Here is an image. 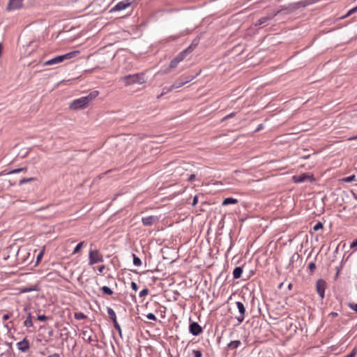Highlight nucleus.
I'll return each mask as SVG.
<instances>
[{
    "mask_svg": "<svg viewBox=\"0 0 357 357\" xmlns=\"http://www.w3.org/2000/svg\"><path fill=\"white\" fill-rule=\"evenodd\" d=\"M306 5H307V3L303 1L290 3L287 8L277 10L272 13H269L267 15L261 17L260 19H259L257 20V22L255 23V25L264 26L266 23H267L269 20L273 19L279 13H283L284 14H289L300 8L305 7Z\"/></svg>",
    "mask_w": 357,
    "mask_h": 357,
    "instance_id": "1",
    "label": "nucleus"
},
{
    "mask_svg": "<svg viewBox=\"0 0 357 357\" xmlns=\"http://www.w3.org/2000/svg\"><path fill=\"white\" fill-rule=\"evenodd\" d=\"M98 94L99 92L98 91H93L86 96L75 99L70 103V108L75 110L84 109Z\"/></svg>",
    "mask_w": 357,
    "mask_h": 357,
    "instance_id": "2",
    "label": "nucleus"
},
{
    "mask_svg": "<svg viewBox=\"0 0 357 357\" xmlns=\"http://www.w3.org/2000/svg\"><path fill=\"white\" fill-rule=\"evenodd\" d=\"M121 80L126 85H130L134 84H143L145 82L144 74H133L128 75L123 77Z\"/></svg>",
    "mask_w": 357,
    "mask_h": 357,
    "instance_id": "3",
    "label": "nucleus"
},
{
    "mask_svg": "<svg viewBox=\"0 0 357 357\" xmlns=\"http://www.w3.org/2000/svg\"><path fill=\"white\" fill-rule=\"evenodd\" d=\"M77 53H78V52L75 51V52H71L67 53L66 54L55 56L54 58L45 61L43 63V66H52V65H55V64L61 63L66 59H72Z\"/></svg>",
    "mask_w": 357,
    "mask_h": 357,
    "instance_id": "4",
    "label": "nucleus"
},
{
    "mask_svg": "<svg viewBox=\"0 0 357 357\" xmlns=\"http://www.w3.org/2000/svg\"><path fill=\"white\" fill-rule=\"evenodd\" d=\"M89 264L93 265L95 264L102 262L103 257L97 250H91L89 253Z\"/></svg>",
    "mask_w": 357,
    "mask_h": 357,
    "instance_id": "5",
    "label": "nucleus"
},
{
    "mask_svg": "<svg viewBox=\"0 0 357 357\" xmlns=\"http://www.w3.org/2000/svg\"><path fill=\"white\" fill-rule=\"evenodd\" d=\"M194 77L190 76L188 77H181L177 79L169 88H168L167 91H171L174 89H178L183 86L184 84L190 82L193 79Z\"/></svg>",
    "mask_w": 357,
    "mask_h": 357,
    "instance_id": "6",
    "label": "nucleus"
},
{
    "mask_svg": "<svg viewBox=\"0 0 357 357\" xmlns=\"http://www.w3.org/2000/svg\"><path fill=\"white\" fill-rule=\"evenodd\" d=\"M326 287V282L323 279H319L316 283V290L319 296L324 298L325 296V289Z\"/></svg>",
    "mask_w": 357,
    "mask_h": 357,
    "instance_id": "7",
    "label": "nucleus"
},
{
    "mask_svg": "<svg viewBox=\"0 0 357 357\" xmlns=\"http://www.w3.org/2000/svg\"><path fill=\"white\" fill-rule=\"evenodd\" d=\"M236 307L239 312V315L236 317L238 323H242L245 319V307L242 302L238 301L236 303Z\"/></svg>",
    "mask_w": 357,
    "mask_h": 357,
    "instance_id": "8",
    "label": "nucleus"
},
{
    "mask_svg": "<svg viewBox=\"0 0 357 357\" xmlns=\"http://www.w3.org/2000/svg\"><path fill=\"white\" fill-rule=\"evenodd\" d=\"M307 180H309L310 181H313L314 179L313 178L312 175H310L308 174H301L298 176H293V181L297 183H303Z\"/></svg>",
    "mask_w": 357,
    "mask_h": 357,
    "instance_id": "9",
    "label": "nucleus"
},
{
    "mask_svg": "<svg viewBox=\"0 0 357 357\" xmlns=\"http://www.w3.org/2000/svg\"><path fill=\"white\" fill-rule=\"evenodd\" d=\"M159 221V218L156 215H149L143 217L142 222L144 226H152Z\"/></svg>",
    "mask_w": 357,
    "mask_h": 357,
    "instance_id": "10",
    "label": "nucleus"
},
{
    "mask_svg": "<svg viewBox=\"0 0 357 357\" xmlns=\"http://www.w3.org/2000/svg\"><path fill=\"white\" fill-rule=\"evenodd\" d=\"M189 331L192 335L197 336L202 333L203 329L198 323L192 322L189 326Z\"/></svg>",
    "mask_w": 357,
    "mask_h": 357,
    "instance_id": "11",
    "label": "nucleus"
},
{
    "mask_svg": "<svg viewBox=\"0 0 357 357\" xmlns=\"http://www.w3.org/2000/svg\"><path fill=\"white\" fill-rule=\"evenodd\" d=\"M131 3L132 1H130V0H124L120 1L114 8H112L111 12L124 10L128 6H130Z\"/></svg>",
    "mask_w": 357,
    "mask_h": 357,
    "instance_id": "12",
    "label": "nucleus"
},
{
    "mask_svg": "<svg viewBox=\"0 0 357 357\" xmlns=\"http://www.w3.org/2000/svg\"><path fill=\"white\" fill-rule=\"evenodd\" d=\"M24 0H10L7 6V10H15L22 8Z\"/></svg>",
    "mask_w": 357,
    "mask_h": 357,
    "instance_id": "13",
    "label": "nucleus"
},
{
    "mask_svg": "<svg viewBox=\"0 0 357 357\" xmlns=\"http://www.w3.org/2000/svg\"><path fill=\"white\" fill-rule=\"evenodd\" d=\"M17 345L18 349L22 352H26L30 348V343L26 337H24L22 341L19 342Z\"/></svg>",
    "mask_w": 357,
    "mask_h": 357,
    "instance_id": "14",
    "label": "nucleus"
},
{
    "mask_svg": "<svg viewBox=\"0 0 357 357\" xmlns=\"http://www.w3.org/2000/svg\"><path fill=\"white\" fill-rule=\"evenodd\" d=\"M91 333L92 331H83L82 332V338L84 340H87L88 342H91L92 341H93V340L92 339Z\"/></svg>",
    "mask_w": 357,
    "mask_h": 357,
    "instance_id": "15",
    "label": "nucleus"
},
{
    "mask_svg": "<svg viewBox=\"0 0 357 357\" xmlns=\"http://www.w3.org/2000/svg\"><path fill=\"white\" fill-rule=\"evenodd\" d=\"M243 273V268L241 266H237L234 269L233 277L234 279H238L241 277Z\"/></svg>",
    "mask_w": 357,
    "mask_h": 357,
    "instance_id": "16",
    "label": "nucleus"
},
{
    "mask_svg": "<svg viewBox=\"0 0 357 357\" xmlns=\"http://www.w3.org/2000/svg\"><path fill=\"white\" fill-rule=\"evenodd\" d=\"M24 326L27 328L31 327L33 326L32 317L31 312L27 313V317L26 320L24 321Z\"/></svg>",
    "mask_w": 357,
    "mask_h": 357,
    "instance_id": "17",
    "label": "nucleus"
},
{
    "mask_svg": "<svg viewBox=\"0 0 357 357\" xmlns=\"http://www.w3.org/2000/svg\"><path fill=\"white\" fill-rule=\"evenodd\" d=\"M238 202V200L236 199L232 198V197H227L225 198L222 202V205L226 206L229 204H234Z\"/></svg>",
    "mask_w": 357,
    "mask_h": 357,
    "instance_id": "18",
    "label": "nucleus"
},
{
    "mask_svg": "<svg viewBox=\"0 0 357 357\" xmlns=\"http://www.w3.org/2000/svg\"><path fill=\"white\" fill-rule=\"evenodd\" d=\"M241 341L234 340V341L230 342L228 344L227 347L229 349H234L238 348L241 345Z\"/></svg>",
    "mask_w": 357,
    "mask_h": 357,
    "instance_id": "19",
    "label": "nucleus"
},
{
    "mask_svg": "<svg viewBox=\"0 0 357 357\" xmlns=\"http://www.w3.org/2000/svg\"><path fill=\"white\" fill-rule=\"evenodd\" d=\"M38 290H39V289L38 288L37 285H35L31 287L22 288L20 289V293H27V292H30V291H38Z\"/></svg>",
    "mask_w": 357,
    "mask_h": 357,
    "instance_id": "20",
    "label": "nucleus"
},
{
    "mask_svg": "<svg viewBox=\"0 0 357 357\" xmlns=\"http://www.w3.org/2000/svg\"><path fill=\"white\" fill-rule=\"evenodd\" d=\"M188 52V50H183V52H181L180 54H178L174 59L177 61V63H180L181 61H182L184 58H185V56L186 54Z\"/></svg>",
    "mask_w": 357,
    "mask_h": 357,
    "instance_id": "21",
    "label": "nucleus"
},
{
    "mask_svg": "<svg viewBox=\"0 0 357 357\" xmlns=\"http://www.w3.org/2000/svg\"><path fill=\"white\" fill-rule=\"evenodd\" d=\"M188 52V50H183V52H181L180 54H178L174 59L177 61V63H180L181 61H182L184 58H185V56L186 54Z\"/></svg>",
    "mask_w": 357,
    "mask_h": 357,
    "instance_id": "22",
    "label": "nucleus"
},
{
    "mask_svg": "<svg viewBox=\"0 0 357 357\" xmlns=\"http://www.w3.org/2000/svg\"><path fill=\"white\" fill-rule=\"evenodd\" d=\"M178 64V63H177V61L175 59H172L170 62L169 68L165 70V73H168L171 69L175 68Z\"/></svg>",
    "mask_w": 357,
    "mask_h": 357,
    "instance_id": "23",
    "label": "nucleus"
},
{
    "mask_svg": "<svg viewBox=\"0 0 357 357\" xmlns=\"http://www.w3.org/2000/svg\"><path fill=\"white\" fill-rule=\"evenodd\" d=\"M107 313L112 321L116 320V313L111 307H107Z\"/></svg>",
    "mask_w": 357,
    "mask_h": 357,
    "instance_id": "24",
    "label": "nucleus"
},
{
    "mask_svg": "<svg viewBox=\"0 0 357 357\" xmlns=\"http://www.w3.org/2000/svg\"><path fill=\"white\" fill-rule=\"evenodd\" d=\"M101 290L104 294H107V295L113 294V291L109 287H108L107 286H103L102 287H101Z\"/></svg>",
    "mask_w": 357,
    "mask_h": 357,
    "instance_id": "25",
    "label": "nucleus"
},
{
    "mask_svg": "<svg viewBox=\"0 0 357 357\" xmlns=\"http://www.w3.org/2000/svg\"><path fill=\"white\" fill-rule=\"evenodd\" d=\"M36 180V178L35 177H30V178H22L20 181L19 182V184L20 185H22L24 183H28V182H31V181H34Z\"/></svg>",
    "mask_w": 357,
    "mask_h": 357,
    "instance_id": "26",
    "label": "nucleus"
},
{
    "mask_svg": "<svg viewBox=\"0 0 357 357\" xmlns=\"http://www.w3.org/2000/svg\"><path fill=\"white\" fill-rule=\"evenodd\" d=\"M84 241H82V242L79 243L76 245V247L75 248V249H74V250L73 252V254L78 253L80 251V250L82 248V246L84 245Z\"/></svg>",
    "mask_w": 357,
    "mask_h": 357,
    "instance_id": "27",
    "label": "nucleus"
},
{
    "mask_svg": "<svg viewBox=\"0 0 357 357\" xmlns=\"http://www.w3.org/2000/svg\"><path fill=\"white\" fill-rule=\"evenodd\" d=\"M132 257H133V264H134V265H135L137 266H141V264H142L141 259L138 257H137L135 254H132Z\"/></svg>",
    "mask_w": 357,
    "mask_h": 357,
    "instance_id": "28",
    "label": "nucleus"
},
{
    "mask_svg": "<svg viewBox=\"0 0 357 357\" xmlns=\"http://www.w3.org/2000/svg\"><path fill=\"white\" fill-rule=\"evenodd\" d=\"M75 318L77 320H81L86 318V316L82 312H77L75 314Z\"/></svg>",
    "mask_w": 357,
    "mask_h": 357,
    "instance_id": "29",
    "label": "nucleus"
},
{
    "mask_svg": "<svg viewBox=\"0 0 357 357\" xmlns=\"http://www.w3.org/2000/svg\"><path fill=\"white\" fill-rule=\"evenodd\" d=\"M355 179H356V176L354 174V175H351L350 176L344 178L342 179V181L346 182V183H350V182H352V181H355Z\"/></svg>",
    "mask_w": 357,
    "mask_h": 357,
    "instance_id": "30",
    "label": "nucleus"
},
{
    "mask_svg": "<svg viewBox=\"0 0 357 357\" xmlns=\"http://www.w3.org/2000/svg\"><path fill=\"white\" fill-rule=\"evenodd\" d=\"M347 305L350 309L357 312V303H355L354 302H349L347 303Z\"/></svg>",
    "mask_w": 357,
    "mask_h": 357,
    "instance_id": "31",
    "label": "nucleus"
},
{
    "mask_svg": "<svg viewBox=\"0 0 357 357\" xmlns=\"http://www.w3.org/2000/svg\"><path fill=\"white\" fill-rule=\"evenodd\" d=\"M323 224L321 222H318L316 223V225L313 227V230L314 231H317L319 229L323 228Z\"/></svg>",
    "mask_w": 357,
    "mask_h": 357,
    "instance_id": "32",
    "label": "nucleus"
},
{
    "mask_svg": "<svg viewBox=\"0 0 357 357\" xmlns=\"http://www.w3.org/2000/svg\"><path fill=\"white\" fill-rule=\"evenodd\" d=\"M24 171H26V167H21V168L15 169L13 170H11L9 172V174H17V173H19V172H24Z\"/></svg>",
    "mask_w": 357,
    "mask_h": 357,
    "instance_id": "33",
    "label": "nucleus"
},
{
    "mask_svg": "<svg viewBox=\"0 0 357 357\" xmlns=\"http://www.w3.org/2000/svg\"><path fill=\"white\" fill-rule=\"evenodd\" d=\"M149 294V289L145 288L144 289H142L140 292H139V297H144L145 296H146L147 294Z\"/></svg>",
    "mask_w": 357,
    "mask_h": 357,
    "instance_id": "34",
    "label": "nucleus"
},
{
    "mask_svg": "<svg viewBox=\"0 0 357 357\" xmlns=\"http://www.w3.org/2000/svg\"><path fill=\"white\" fill-rule=\"evenodd\" d=\"M192 354L194 357H202V353L200 350H193Z\"/></svg>",
    "mask_w": 357,
    "mask_h": 357,
    "instance_id": "35",
    "label": "nucleus"
},
{
    "mask_svg": "<svg viewBox=\"0 0 357 357\" xmlns=\"http://www.w3.org/2000/svg\"><path fill=\"white\" fill-rule=\"evenodd\" d=\"M308 268L310 269V272L312 273L314 269L316 268V265L314 262H310L308 265Z\"/></svg>",
    "mask_w": 357,
    "mask_h": 357,
    "instance_id": "36",
    "label": "nucleus"
},
{
    "mask_svg": "<svg viewBox=\"0 0 357 357\" xmlns=\"http://www.w3.org/2000/svg\"><path fill=\"white\" fill-rule=\"evenodd\" d=\"M356 353H357V349L356 348H354L350 354H349L348 355L345 356L344 357H355V356L356 355Z\"/></svg>",
    "mask_w": 357,
    "mask_h": 357,
    "instance_id": "37",
    "label": "nucleus"
},
{
    "mask_svg": "<svg viewBox=\"0 0 357 357\" xmlns=\"http://www.w3.org/2000/svg\"><path fill=\"white\" fill-rule=\"evenodd\" d=\"M146 317L149 320H152V321H155L156 320V317L155 316L154 314L153 313H149L147 315H146Z\"/></svg>",
    "mask_w": 357,
    "mask_h": 357,
    "instance_id": "38",
    "label": "nucleus"
},
{
    "mask_svg": "<svg viewBox=\"0 0 357 357\" xmlns=\"http://www.w3.org/2000/svg\"><path fill=\"white\" fill-rule=\"evenodd\" d=\"M37 319L39 321H45L48 319V317L44 314L38 315Z\"/></svg>",
    "mask_w": 357,
    "mask_h": 357,
    "instance_id": "39",
    "label": "nucleus"
},
{
    "mask_svg": "<svg viewBox=\"0 0 357 357\" xmlns=\"http://www.w3.org/2000/svg\"><path fill=\"white\" fill-rule=\"evenodd\" d=\"M356 11H357V6L355 8H354L351 9L350 10H349L348 13H347V15L344 17L349 16L350 15H351L352 13H355Z\"/></svg>",
    "mask_w": 357,
    "mask_h": 357,
    "instance_id": "40",
    "label": "nucleus"
},
{
    "mask_svg": "<svg viewBox=\"0 0 357 357\" xmlns=\"http://www.w3.org/2000/svg\"><path fill=\"white\" fill-rule=\"evenodd\" d=\"M13 315V313L12 312H8L6 314H4L2 317L3 320V321H6L8 320V319H10V317Z\"/></svg>",
    "mask_w": 357,
    "mask_h": 357,
    "instance_id": "41",
    "label": "nucleus"
},
{
    "mask_svg": "<svg viewBox=\"0 0 357 357\" xmlns=\"http://www.w3.org/2000/svg\"><path fill=\"white\" fill-rule=\"evenodd\" d=\"M131 288L134 290V291H137L138 290V285L137 284L136 282H131Z\"/></svg>",
    "mask_w": 357,
    "mask_h": 357,
    "instance_id": "42",
    "label": "nucleus"
},
{
    "mask_svg": "<svg viewBox=\"0 0 357 357\" xmlns=\"http://www.w3.org/2000/svg\"><path fill=\"white\" fill-rule=\"evenodd\" d=\"M236 115V113L234 112H232L228 115H227L226 116H225L223 119H222V121H225L226 119H228L229 118H231V117H234V116Z\"/></svg>",
    "mask_w": 357,
    "mask_h": 357,
    "instance_id": "43",
    "label": "nucleus"
},
{
    "mask_svg": "<svg viewBox=\"0 0 357 357\" xmlns=\"http://www.w3.org/2000/svg\"><path fill=\"white\" fill-rule=\"evenodd\" d=\"M195 178H196L195 174H190V176L188 177V181H189V182H192V181H195Z\"/></svg>",
    "mask_w": 357,
    "mask_h": 357,
    "instance_id": "44",
    "label": "nucleus"
},
{
    "mask_svg": "<svg viewBox=\"0 0 357 357\" xmlns=\"http://www.w3.org/2000/svg\"><path fill=\"white\" fill-rule=\"evenodd\" d=\"M30 310H31V306H30V305H26L24 306V309H23V310H24L25 312H28V313H29V312H29V311H30Z\"/></svg>",
    "mask_w": 357,
    "mask_h": 357,
    "instance_id": "45",
    "label": "nucleus"
},
{
    "mask_svg": "<svg viewBox=\"0 0 357 357\" xmlns=\"http://www.w3.org/2000/svg\"><path fill=\"white\" fill-rule=\"evenodd\" d=\"M167 89H168V88H166V87L162 89V92L161 93V94L160 96H158V98H160V97L162 96L163 95L166 94L167 93H168L169 91H167Z\"/></svg>",
    "mask_w": 357,
    "mask_h": 357,
    "instance_id": "46",
    "label": "nucleus"
},
{
    "mask_svg": "<svg viewBox=\"0 0 357 357\" xmlns=\"http://www.w3.org/2000/svg\"><path fill=\"white\" fill-rule=\"evenodd\" d=\"M198 202V197L197 196H195L194 198H193V201H192V206H195L197 204Z\"/></svg>",
    "mask_w": 357,
    "mask_h": 357,
    "instance_id": "47",
    "label": "nucleus"
},
{
    "mask_svg": "<svg viewBox=\"0 0 357 357\" xmlns=\"http://www.w3.org/2000/svg\"><path fill=\"white\" fill-rule=\"evenodd\" d=\"M356 246H357V239H356V240H355V241H354L351 243V245H350V248H355Z\"/></svg>",
    "mask_w": 357,
    "mask_h": 357,
    "instance_id": "48",
    "label": "nucleus"
},
{
    "mask_svg": "<svg viewBox=\"0 0 357 357\" xmlns=\"http://www.w3.org/2000/svg\"><path fill=\"white\" fill-rule=\"evenodd\" d=\"M338 315L337 312H331L329 314H328V317H335Z\"/></svg>",
    "mask_w": 357,
    "mask_h": 357,
    "instance_id": "49",
    "label": "nucleus"
},
{
    "mask_svg": "<svg viewBox=\"0 0 357 357\" xmlns=\"http://www.w3.org/2000/svg\"><path fill=\"white\" fill-rule=\"evenodd\" d=\"M114 328L119 331L120 335H121V328L120 325L116 326Z\"/></svg>",
    "mask_w": 357,
    "mask_h": 357,
    "instance_id": "50",
    "label": "nucleus"
},
{
    "mask_svg": "<svg viewBox=\"0 0 357 357\" xmlns=\"http://www.w3.org/2000/svg\"><path fill=\"white\" fill-rule=\"evenodd\" d=\"M105 268V266H101L98 267V271L100 273H102V271H104Z\"/></svg>",
    "mask_w": 357,
    "mask_h": 357,
    "instance_id": "51",
    "label": "nucleus"
},
{
    "mask_svg": "<svg viewBox=\"0 0 357 357\" xmlns=\"http://www.w3.org/2000/svg\"><path fill=\"white\" fill-rule=\"evenodd\" d=\"M47 357H60V356H59V354L55 353V354L48 356Z\"/></svg>",
    "mask_w": 357,
    "mask_h": 357,
    "instance_id": "52",
    "label": "nucleus"
},
{
    "mask_svg": "<svg viewBox=\"0 0 357 357\" xmlns=\"http://www.w3.org/2000/svg\"><path fill=\"white\" fill-rule=\"evenodd\" d=\"M1 53H2V45L0 43V57L1 56Z\"/></svg>",
    "mask_w": 357,
    "mask_h": 357,
    "instance_id": "53",
    "label": "nucleus"
},
{
    "mask_svg": "<svg viewBox=\"0 0 357 357\" xmlns=\"http://www.w3.org/2000/svg\"><path fill=\"white\" fill-rule=\"evenodd\" d=\"M349 140H354V139H357V135L356 136H354V137H351L349 139Z\"/></svg>",
    "mask_w": 357,
    "mask_h": 357,
    "instance_id": "54",
    "label": "nucleus"
},
{
    "mask_svg": "<svg viewBox=\"0 0 357 357\" xmlns=\"http://www.w3.org/2000/svg\"><path fill=\"white\" fill-rule=\"evenodd\" d=\"M113 323L114 326L119 325L116 320L114 321Z\"/></svg>",
    "mask_w": 357,
    "mask_h": 357,
    "instance_id": "55",
    "label": "nucleus"
},
{
    "mask_svg": "<svg viewBox=\"0 0 357 357\" xmlns=\"http://www.w3.org/2000/svg\"><path fill=\"white\" fill-rule=\"evenodd\" d=\"M42 256V253H40L37 257V259L39 260Z\"/></svg>",
    "mask_w": 357,
    "mask_h": 357,
    "instance_id": "56",
    "label": "nucleus"
},
{
    "mask_svg": "<svg viewBox=\"0 0 357 357\" xmlns=\"http://www.w3.org/2000/svg\"><path fill=\"white\" fill-rule=\"evenodd\" d=\"M291 287H292V284H289L288 285V288H289V289H291Z\"/></svg>",
    "mask_w": 357,
    "mask_h": 357,
    "instance_id": "57",
    "label": "nucleus"
},
{
    "mask_svg": "<svg viewBox=\"0 0 357 357\" xmlns=\"http://www.w3.org/2000/svg\"><path fill=\"white\" fill-rule=\"evenodd\" d=\"M46 208H48V206H46V207L41 208L40 210L45 209Z\"/></svg>",
    "mask_w": 357,
    "mask_h": 357,
    "instance_id": "58",
    "label": "nucleus"
},
{
    "mask_svg": "<svg viewBox=\"0 0 357 357\" xmlns=\"http://www.w3.org/2000/svg\"><path fill=\"white\" fill-rule=\"evenodd\" d=\"M176 170L179 172L180 171V167H177Z\"/></svg>",
    "mask_w": 357,
    "mask_h": 357,
    "instance_id": "59",
    "label": "nucleus"
},
{
    "mask_svg": "<svg viewBox=\"0 0 357 357\" xmlns=\"http://www.w3.org/2000/svg\"><path fill=\"white\" fill-rule=\"evenodd\" d=\"M355 199L357 200V196H354Z\"/></svg>",
    "mask_w": 357,
    "mask_h": 357,
    "instance_id": "60",
    "label": "nucleus"
}]
</instances>
